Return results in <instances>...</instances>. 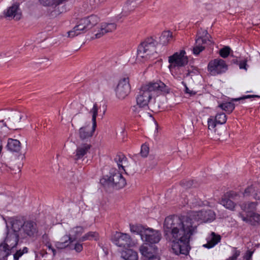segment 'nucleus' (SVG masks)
<instances>
[{"mask_svg": "<svg viewBox=\"0 0 260 260\" xmlns=\"http://www.w3.org/2000/svg\"><path fill=\"white\" fill-rule=\"evenodd\" d=\"M121 257L124 260H138V254L136 251L127 248L121 252Z\"/></svg>", "mask_w": 260, "mask_h": 260, "instance_id": "nucleus-30", "label": "nucleus"}, {"mask_svg": "<svg viewBox=\"0 0 260 260\" xmlns=\"http://www.w3.org/2000/svg\"><path fill=\"white\" fill-rule=\"evenodd\" d=\"M1 122H4V120H2V121H1Z\"/></svg>", "mask_w": 260, "mask_h": 260, "instance_id": "nucleus-51", "label": "nucleus"}, {"mask_svg": "<svg viewBox=\"0 0 260 260\" xmlns=\"http://www.w3.org/2000/svg\"><path fill=\"white\" fill-rule=\"evenodd\" d=\"M48 247L49 249L50 250L53 252V255H55V250L53 247H52L51 245H48Z\"/></svg>", "mask_w": 260, "mask_h": 260, "instance_id": "nucleus-47", "label": "nucleus"}, {"mask_svg": "<svg viewBox=\"0 0 260 260\" xmlns=\"http://www.w3.org/2000/svg\"><path fill=\"white\" fill-rule=\"evenodd\" d=\"M131 85L128 77H124L118 82L116 89V96L120 100L124 99L129 93Z\"/></svg>", "mask_w": 260, "mask_h": 260, "instance_id": "nucleus-11", "label": "nucleus"}, {"mask_svg": "<svg viewBox=\"0 0 260 260\" xmlns=\"http://www.w3.org/2000/svg\"><path fill=\"white\" fill-rule=\"evenodd\" d=\"M207 243L203 245V246L208 249L214 247L221 240V237L219 235L215 234L214 232H212L207 238Z\"/></svg>", "mask_w": 260, "mask_h": 260, "instance_id": "nucleus-23", "label": "nucleus"}, {"mask_svg": "<svg viewBox=\"0 0 260 260\" xmlns=\"http://www.w3.org/2000/svg\"><path fill=\"white\" fill-rule=\"evenodd\" d=\"M28 252V248L26 247H23L22 250H19L14 254V260H18L19 258L24 253Z\"/></svg>", "mask_w": 260, "mask_h": 260, "instance_id": "nucleus-39", "label": "nucleus"}, {"mask_svg": "<svg viewBox=\"0 0 260 260\" xmlns=\"http://www.w3.org/2000/svg\"><path fill=\"white\" fill-rule=\"evenodd\" d=\"M207 69L211 75L216 76L225 73L228 69V66L225 61L218 58L210 60Z\"/></svg>", "mask_w": 260, "mask_h": 260, "instance_id": "nucleus-10", "label": "nucleus"}, {"mask_svg": "<svg viewBox=\"0 0 260 260\" xmlns=\"http://www.w3.org/2000/svg\"><path fill=\"white\" fill-rule=\"evenodd\" d=\"M21 231L22 232L20 235L24 237L26 236L34 237L37 236L38 234V228L37 223L31 221L24 222Z\"/></svg>", "mask_w": 260, "mask_h": 260, "instance_id": "nucleus-13", "label": "nucleus"}, {"mask_svg": "<svg viewBox=\"0 0 260 260\" xmlns=\"http://www.w3.org/2000/svg\"><path fill=\"white\" fill-rule=\"evenodd\" d=\"M19 241V233L12 232L9 230L3 242L0 244V251L6 256L9 255L11 250L16 247Z\"/></svg>", "mask_w": 260, "mask_h": 260, "instance_id": "nucleus-7", "label": "nucleus"}, {"mask_svg": "<svg viewBox=\"0 0 260 260\" xmlns=\"http://www.w3.org/2000/svg\"><path fill=\"white\" fill-rule=\"evenodd\" d=\"M226 115L223 113H217L215 117L211 116L208 119V125L209 129H214L217 124H223L226 121Z\"/></svg>", "mask_w": 260, "mask_h": 260, "instance_id": "nucleus-17", "label": "nucleus"}, {"mask_svg": "<svg viewBox=\"0 0 260 260\" xmlns=\"http://www.w3.org/2000/svg\"><path fill=\"white\" fill-rule=\"evenodd\" d=\"M231 48L228 46L221 48L219 52L220 56L222 58H226L230 54Z\"/></svg>", "mask_w": 260, "mask_h": 260, "instance_id": "nucleus-38", "label": "nucleus"}, {"mask_svg": "<svg viewBox=\"0 0 260 260\" xmlns=\"http://www.w3.org/2000/svg\"><path fill=\"white\" fill-rule=\"evenodd\" d=\"M170 71L176 68L183 67L186 66L188 62V58L184 50H181L176 52L168 58Z\"/></svg>", "mask_w": 260, "mask_h": 260, "instance_id": "nucleus-8", "label": "nucleus"}, {"mask_svg": "<svg viewBox=\"0 0 260 260\" xmlns=\"http://www.w3.org/2000/svg\"><path fill=\"white\" fill-rule=\"evenodd\" d=\"M113 243L119 247L125 248L130 247L132 239L130 236L125 233L116 232L112 238Z\"/></svg>", "mask_w": 260, "mask_h": 260, "instance_id": "nucleus-12", "label": "nucleus"}, {"mask_svg": "<svg viewBox=\"0 0 260 260\" xmlns=\"http://www.w3.org/2000/svg\"><path fill=\"white\" fill-rule=\"evenodd\" d=\"M149 147L146 144H143L141 146V155L143 157H146L148 153H149Z\"/></svg>", "mask_w": 260, "mask_h": 260, "instance_id": "nucleus-41", "label": "nucleus"}, {"mask_svg": "<svg viewBox=\"0 0 260 260\" xmlns=\"http://www.w3.org/2000/svg\"><path fill=\"white\" fill-rule=\"evenodd\" d=\"M173 40L172 32L170 31H164L160 37L159 41L161 44L166 45L172 41Z\"/></svg>", "mask_w": 260, "mask_h": 260, "instance_id": "nucleus-31", "label": "nucleus"}, {"mask_svg": "<svg viewBox=\"0 0 260 260\" xmlns=\"http://www.w3.org/2000/svg\"><path fill=\"white\" fill-rule=\"evenodd\" d=\"M105 0H88L87 3L89 9H92L99 6L101 3H103Z\"/></svg>", "mask_w": 260, "mask_h": 260, "instance_id": "nucleus-36", "label": "nucleus"}, {"mask_svg": "<svg viewBox=\"0 0 260 260\" xmlns=\"http://www.w3.org/2000/svg\"><path fill=\"white\" fill-rule=\"evenodd\" d=\"M210 41L208 39V37H203V36H198L196 40L194 46L193 48V53L194 55H198L202 52L205 48L203 46Z\"/></svg>", "mask_w": 260, "mask_h": 260, "instance_id": "nucleus-21", "label": "nucleus"}, {"mask_svg": "<svg viewBox=\"0 0 260 260\" xmlns=\"http://www.w3.org/2000/svg\"><path fill=\"white\" fill-rule=\"evenodd\" d=\"M257 205L258 203L256 202H248L240 204L241 210L247 213V214L256 211Z\"/></svg>", "mask_w": 260, "mask_h": 260, "instance_id": "nucleus-26", "label": "nucleus"}, {"mask_svg": "<svg viewBox=\"0 0 260 260\" xmlns=\"http://www.w3.org/2000/svg\"><path fill=\"white\" fill-rule=\"evenodd\" d=\"M241 251L237 249L236 247H232V255L229 257L227 260H237L240 256Z\"/></svg>", "mask_w": 260, "mask_h": 260, "instance_id": "nucleus-37", "label": "nucleus"}, {"mask_svg": "<svg viewBox=\"0 0 260 260\" xmlns=\"http://www.w3.org/2000/svg\"><path fill=\"white\" fill-rule=\"evenodd\" d=\"M100 182L104 185H113L117 189L123 188L126 185L125 179L118 171H116L110 176H104L100 180Z\"/></svg>", "mask_w": 260, "mask_h": 260, "instance_id": "nucleus-9", "label": "nucleus"}, {"mask_svg": "<svg viewBox=\"0 0 260 260\" xmlns=\"http://www.w3.org/2000/svg\"><path fill=\"white\" fill-rule=\"evenodd\" d=\"M130 231L140 236L143 241L149 244H155L161 239V234L157 230L140 224H130Z\"/></svg>", "mask_w": 260, "mask_h": 260, "instance_id": "nucleus-3", "label": "nucleus"}, {"mask_svg": "<svg viewBox=\"0 0 260 260\" xmlns=\"http://www.w3.org/2000/svg\"><path fill=\"white\" fill-rule=\"evenodd\" d=\"M23 117V115L22 113L19 111L15 112L13 115L12 116V118L13 120L15 122H19L21 121V119Z\"/></svg>", "mask_w": 260, "mask_h": 260, "instance_id": "nucleus-40", "label": "nucleus"}, {"mask_svg": "<svg viewBox=\"0 0 260 260\" xmlns=\"http://www.w3.org/2000/svg\"><path fill=\"white\" fill-rule=\"evenodd\" d=\"M214 218L215 214L211 210L193 212L189 216L182 218L167 217L164 231L167 239L171 242L172 252L177 255H187L190 238L197 230L195 221L208 222Z\"/></svg>", "mask_w": 260, "mask_h": 260, "instance_id": "nucleus-1", "label": "nucleus"}, {"mask_svg": "<svg viewBox=\"0 0 260 260\" xmlns=\"http://www.w3.org/2000/svg\"><path fill=\"white\" fill-rule=\"evenodd\" d=\"M239 68L240 69H244L245 71H247V60H244L240 61L239 64Z\"/></svg>", "mask_w": 260, "mask_h": 260, "instance_id": "nucleus-45", "label": "nucleus"}, {"mask_svg": "<svg viewBox=\"0 0 260 260\" xmlns=\"http://www.w3.org/2000/svg\"><path fill=\"white\" fill-rule=\"evenodd\" d=\"M99 110V107L96 103L93 104V107L90 110L89 113L92 116V123L93 125V126H96V118L98 115Z\"/></svg>", "mask_w": 260, "mask_h": 260, "instance_id": "nucleus-35", "label": "nucleus"}, {"mask_svg": "<svg viewBox=\"0 0 260 260\" xmlns=\"http://www.w3.org/2000/svg\"><path fill=\"white\" fill-rule=\"evenodd\" d=\"M7 148L12 152H18L20 150V142L16 139L9 138L8 140Z\"/></svg>", "mask_w": 260, "mask_h": 260, "instance_id": "nucleus-28", "label": "nucleus"}, {"mask_svg": "<svg viewBox=\"0 0 260 260\" xmlns=\"http://www.w3.org/2000/svg\"><path fill=\"white\" fill-rule=\"evenodd\" d=\"M12 229L10 230L12 232H15L18 233L21 235L22 229L23 224L24 222L23 220L20 219L15 218L13 219L11 221Z\"/></svg>", "mask_w": 260, "mask_h": 260, "instance_id": "nucleus-29", "label": "nucleus"}, {"mask_svg": "<svg viewBox=\"0 0 260 260\" xmlns=\"http://www.w3.org/2000/svg\"><path fill=\"white\" fill-rule=\"evenodd\" d=\"M91 146L90 144L88 143L78 145L74 152V159L75 160H79L82 158L89 152Z\"/></svg>", "mask_w": 260, "mask_h": 260, "instance_id": "nucleus-20", "label": "nucleus"}, {"mask_svg": "<svg viewBox=\"0 0 260 260\" xmlns=\"http://www.w3.org/2000/svg\"><path fill=\"white\" fill-rule=\"evenodd\" d=\"M165 84L162 82L151 83L142 86L136 98L137 105L141 108L148 106L151 100L154 98L159 91H164Z\"/></svg>", "mask_w": 260, "mask_h": 260, "instance_id": "nucleus-2", "label": "nucleus"}, {"mask_svg": "<svg viewBox=\"0 0 260 260\" xmlns=\"http://www.w3.org/2000/svg\"><path fill=\"white\" fill-rule=\"evenodd\" d=\"M237 196L234 192H230L226 193L221 200L220 204L226 209L234 211L237 206L236 204L233 201Z\"/></svg>", "mask_w": 260, "mask_h": 260, "instance_id": "nucleus-15", "label": "nucleus"}, {"mask_svg": "<svg viewBox=\"0 0 260 260\" xmlns=\"http://www.w3.org/2000/svg\"><path fill=\"white\" fill-rule=\"evenodd\" d=\"M73 242V241L69 234L68 235H66L61 238L60 241L56 242L55 245L57 249H62L70 246Z\"/></svg>", "mask_w": 260, "mask_h": 260, "instance_id": "nucleus-27", "label": "nucleus"}, {"mask_svg": "<svg viewBox=\"0 0 260 260\" xmlns=\"http://www.w3.org/2000/svg\"><path fill=\"white\" fill-rule=\"evenodd\" d=\"M243 196L245 197L252 196L254 200H260V190L252 185L248 186L245 189Z\"/></svg>", "mask_w": 260, "mask_h": 260, "instance_id": "nucleus-24", "label": "nucleus"}, {"mask_svg": "<svg viewBox=\"0 0 260 260\" xmlns=\"http://www.w3.org/2000/svg\"><path fill=\"white\" fill-rule=\"evenodd\" d=\"M181 83L185 87L184 91L186 93L188 94L189 95H193L196 94V91L191 90L187 87L186 84L184 81H182Z\"/></svg>", "mask_w": 260, "mask_h": 260, "instance_id": "nucleus-42", "label": "nucleus"}, {"mask_svg": "<svg viewBox=\"0 0 260 260\" xmlns=\"http://www.w3.org/2000/svg\"><path fill=\"white\" fill-rule=\"evenodd\" d=\"M6 17L9 19H14L19 20L21 18L22 13L18 4H14L9 7L6 11L4 12Z\"/></svg>", "mask_w": 260, "mask_h": 260, "instance_id": "nucleus-19", "label": "nucleus"}, {"mask_svg": "<svg viewBox=\"0 0 260 260\" xmlns=\"http://www.w3.org/2000/svg\"><path fill=\"white\" fill-rule=\"evenodd\" d=\"M182 185H184V186H185V184H184V182H182Z\"/></svg>", "mask_w": 260, "mask_h": 260, "instance_id": "nucleus-50", "label": "nucleus"}, {"mask_svg": "<svg viewBox=\"0 0 260 260\" xmlns=\"http://www.w3.org/2000/svg\"><path fill=\"white\" fill-rule=\"evenodd\" d=\"M99 238V234L95 232H89L80 239V242H83L86 240H97Z\"/></svg>", "mask_w": 260, "mask_h": 260, "instance_id": "nucleus-32", "label": "nucleus"}, {"mask_svg": "<svg viewBox=\"0 0 260 260\" xmlns=\"http://www.w3.org/2000/svg\"><path fill=\"white\" fill-rule=\"evenodd\" d=\"M44 6L48 7L47 14L50 18H55L62 13L65 8L62 5L68 0H39Z\"/></svg>", "mask_w": 260, "mask_h": 260, "instance_id": "nucleus-6", "label": "nucleus"}, {"mask_svg": "<svg viewBox=\"0 0 260 260\" xmlns=\"http://www.w3.org/2000/svg\"><path fill=\"white\" fill-rule=\"evenodd\" d=\"M140 251L145 257L144 260H159L156 255V250L150 246L143 244L140 247Z\"/></svg>", "mask_w": 260, "mask_h": 260, "instance_id": "nucleus-18", "label": "nucleus"}, {"mask_svg": "<svg viewBox=\"0 0 260 260\" xmlns=\"http://www.w3.org/2000/svg\"><path fill=\"white\" fill-rule=\"evenodd\" d=\"M203 34H205V35H207L208 34L207 30H204L203 31Z\"/></svg>", "mask_w": 260, "mask_h": 260, "instance_id": "nucleus-49", "label": "nucleus"}, {"mask_svg": "<svg viewBox=\"0 0 260 260\" xmlns=\"http://www.w3.org/2000/svg\"><path fill=\"white\" fill-rule=\"evenodd\" d=\"M253 252H254L253 251H251V250H247L246 252V253H245V255L244 256V259L245 260L252 259Z\"/></svg>", "mask_w": 260, "mask_h": 260, "instance_id": "nucleus-43", "label": "nucleus"}, {"mask_svg": "<svg viewBox=\"0 0 260 260\" xmlns=\"http://www.w3.org/2000/svg\"><path fill=\"white\" fill-rule=\"evenodd\" d=\"M115 160L117 162L119 169H120V168H121L122 169L125 171L124 168L125 167V165L127 164L126 157L123 154H119L116 156Z\"/></svg>", "mask_w": 260, "mask_h": 260, "instance_id": "nucleus-33", "label": "nucleus"}, {"mask_svg": "<svg viewBox=\"0 0 260 260\" xmlns=\"http://www.w3.org/2000/svg\"><path fill=\"white\" fill-rule=\"evenodd\" d=\"M253 97H259V96L257 95H247L244 96L240 98L233 99L232 100V101H238L241 100H244L245 99L251 98H253Z\"/></svg>", "mask_w": 260, "mask_h": 260, "instance_id": "nucleus-46", "label": "nucleus"}, {"mask_svg": "<svg viewBox=\"0 0 260 260\" xmlns=\"http://www.w3.org/2000/svg\"><path fill=\"white\" fill-rule=\"evenodd\" d=\"M117 28V25L115 22L111 21H108L102 22L101 24L100 28L97 33L95 34V38H101L107 33L111 32Z\"/></svg>", "mask_w": 260, "mask_h": 260, "instance_id": "nucleus-14", "label": "nucleus"}, {"mask_svg": "<svg viewBox=\"0 0 260 260\" xmlns=\"http://www.w3.org/2000/svg\"><path fill=\"white\" fill-rule=\"evenodd\" d=\"M137 107L136 106H134L133 107V110L135 111L136 110Z\"/></svg>", "mask_w": 260, "mask_h": 260, "instance_id": "nucleus-48", "label": "nucleus"}, {"mask_svg": "<svg viewBox=\"0 0 260 260\" xmlns=\"http://www.w3.org/2000/svg\"><path fill=\"white\" fill-rule=\"evenodd\" d=\"M72 249H74L77 252H80L83 249L82 244L80 243H76L75 244L74 247Z\"/></svg>", "mask_w": 260, "mask_h": 260, "instance_id": "nucleus-44", "label": "nucleus"}, {"mask_svg": "<svg viewBox=\"0 0 260 260\" xmlns=\"http://www.w3.org/2000/svg\"><path fill=\"white\" fill-rule=\"evenodd\" d=\"M218 107L227 113H231L235 109L234 104L230 102H226L219 105Z\"/></svg>", "mask_w": 260, "mask_h": 260, "instance_id": "nucleus-34", "label": "nucleus"}, {"mask_svg": "<svg viewBox=\"0 0 260 260\" xmlns=\"http://www.w3.org/2000/svg\"><path fill=\"white\" fill-rule=\"evenodd\" d=\"M100 20V18L96 15H91L80 19L73 29L68 32V37L73 38L85 33L95 25Z\"/></svg>", "mask_w": 260, "mask_h": 260, "instance_id": "nucleus-4", "label": "nucleus"}, {"mask_svg": "<svg viewBox=\"0 0 260 260\" xmlns=\"http://www.w3.org/2000/svg\"><path fill=\"white\" fill-rule=\"evenodd\" d=\"M239 216L244 222L251 225L257 226L260 224V214L255 211L247 214L246 216H244L242 213H239Z\"/></svg>", "mask_w": 260, "mask_h": 260, "instance_id": "nucleus-16", "label": "nucleus"}, {"mask_svg": "<svg viewBox=\"0 0 260 260\" xmlns=\"http://www.w3.org/2000/svg\"><path fill=\"white\" fill-rule=\"evenodd\" d=\"M83 232L84 229L82 226H76L71 229L69 234L73 242L76 240L80 241V239L82 237L81 236Z\"/></svg>", "mask_w": 260, "mask_h": 260, "instance_id": "nucleus-25", "label": "nucleus"}, {"mask_svg": "<svg viewBox=\"0 0 260 260\" xmlns=\"http://www.w3.org/2000/svg\"><path fill=\"white\" fill-rule=\"evenodd\" d=\"M95 128L96 126L94 127L93 124L92 126L87 125L81 127L79 129L80 138L82 140H87L90 138L92 136Z\"/></svg>", "mask_w": 260, "mask_h": 260, "instance_id": "nucleus-22", "label": "nucleus"}, {"mask_svg": "<svg viewBox=\"0 0 260 260\" xmlns=\"http://www.w3.org/2000/svg\"><path fill=\"white\" fill-rule=\"evenodd\" d=\"M156 53L154 43L151 40L145 41L139 45L137 49L136 60L143 62L149 59Z\"/></svg>", "mask_w": 260, "mask_h": 260, "instance_id": "nucleus-5", "label": "nucleus"}]
</instances>
